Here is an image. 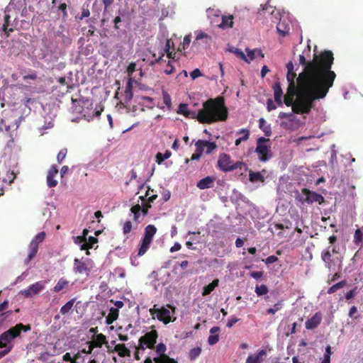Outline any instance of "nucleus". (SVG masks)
Segmentation results:
<instances>
[{
    "label": "nucleus",
    "mask_w": 363,
    "mask_h": 363,
    "mask_svg": "<svg viewBox=\"0 0 363 363\" xmlns=\"http://www.w3.org/2000/svg\"><path fill=\"white\" fill-rule=\"evenodd\" d=\"M157 337L158 333L155 330H152L151 331L146 333L144 335L140 337L137 350H144L146 348H155Z\"/></svg>",
    "instance_id": "1a4fd4ad"
},
{
    "label": "nucleus",
    "mask_w": 363,
    "mask_h": 363,
    "mask_svg": "<svg viewBox=\"0 0 363 363\" xmlns=\"http://www.w3.org/2000/svg\"><path fill=\"white\" fill-rule=\"evenodd\" d=\"M174 67L172 65L171 62L169 61L164 72L166 74H171L174 72Z\"/></svg>",
    "instance_id": "052dcab7"
},
{
    "label": "nucleus",
    "mask_w": 363,
    "mask_h": 363,
    "mask_svg": "<svg viewBox=\"0 0 363 363\" xmlns=\"http://www.w3.org/2000/svg\"><path fill=\"white\" fill-rule=\"evenodd\" d=\"M277 108V106L274 102L271 99H267V109L268 111H272V110H275Z\"/></svg>",
    "instance_id": "0e129e2a"
},
{
    "label": "nucleus",
    "mask_w": 363,
    "mask_h": 363,
    "mask_svg": "<svg viewBox=\"0 0 363 363\" xmlns=\"http://www.w3.org/2000/svg\"><path fill=\"white\" fill-rule=\"evenodd\" d=\"M169 52H170V50H169V49L167 50L166 48H164L163 51L160 53V55L157 58H156V55L154 53L152 55L155 59L150 62V65H154L155 64H157H157L162 63L163 61L165 62V60H163L164 54L166 53L167 55L168 53H169Z\"/></svg>",
    "instance_id": "4c0bfd02"
},
{
    "label": "nucleus",
    "mask_w": 363,
    "mask_h": 363,
    "mask_svg": "<svg viewBox=\"0 0 363 363\" xmlns=\"http://www.w3.org/2000/svg\"><path fill=\"white\" fill-rule=\"evenodd\" d=\"M233 26V16H223L221 23L218 26L223 29L232 28Z\"/></svg>",
    "instance_id": "bb28decb"
},
{
    "label": "nucleus",
    "mask_w": 363,
    "mask_h": 363,
    "mask_svg": "<svg viewBox=\"0 0 363 363\" xmlns=\"http://www.w3.org/2000/svg\"><path fill=\"white\" fill-rule=\"evenodd\" d=\"M58 10L60 11L62 13V18L63 20H66L68 17L67 13V5L65 3H61L57 7Z\"/></svg>",
    "instance_id": "de8ad7c7"
},
{
    "label": "nucleus",
    "mask_w": 363,
    "mask_h": 363,
    "mask_svg": "<svg viewBox=\"0 0 363 363\" xmlns=\"http://www.w3.org/2000/svg\"><path fill=\"white\" fill-rule=\"evenodd\" d=\"M97 242H98V239L96 238L93 237V236H90L89 238L88 241L86 240L84 243H83L80 246V250H86V255H89V250L93 248L94 245L95 243H96Z\"/></svg>",
    "instance_id": "b1692460"
},
{
    "label": "nucleus",
    "mask_w": 363,
    "mask_h": 363,
    "mask_svg": "<svg viewBox=\"0 0 363 363\" xmlns=\"http://www.w3.org/2000/svg\"><path fill=\"white\" fill-rule=\"evenodd\" d=\"M106 343V336L102 333L98 334L95 336L94 340L89 342V350L86 352L90 354L94 347H101L104 344Z\"/></svg>",
    "instance_id": "2eb2a0df"
},
{
    "label": "nucleus",
    "mask_w": 363,
    "mask_h": 363,
    "mask_svg": "<svg viewBox=\"0 0 363 363\" xmlns=\"http://www.w3.org/2000/svg\"><path fill=\"white\" fill-rule=\"evenodd\" d=\"M345 284L346 281L343 280L333 285L328 289V294H331L336 292L338 289L342 288Z\"/></svg>",
    "instance_id": "79ce46f5"
},
{
    "label": "nucleus",
    "mask_w": 363,
    "mask_h": 363,
    "mask_svg": "<svg viewBox=\"0 0 363 363\" xmlns=\"http://www.w3.org/2000/svg\"><path fill=\"white\" fill-rule=\"evenodd\" d=\"M157 232V228L153 225H148L145 228V235L142 240L141 245L138 250V255H143L150 248L152 238Z\"/></svg>",
    "instance_id": "6e6552de"
},
{
    "label": "nucleus",
    "mask_w": 363,
    "mask_h": 363,
    "mask_svg": "<svg viewBox=\"0 0 363 363\" xmlns=\"http://www.w3.org/2000/svg\"><path fill=\"white\" fill-rule=\"evenodd\" d=\"M166 350V345L162 342L159 343L156 347L157 356L152 359L150 357H147L145 359L144 363H178L176 359L171 358L165 353Z\"/></svg>",
    "instance_id": "39448f33"
},
{
    "label": "nucleus",
    "mask_w": 363,
    "mask_h": 363,
    "mask_svg": "<svg viewBox=\"0 0 363 363\" xmlns=\"http://www.w3.org/2000/svg\"><path fill=\"white\" fill-rule=\"evenodd\" d=\"M67 154V148L62 149L57 155V160L58 163H62V162L65 160L66 157V155Z\"/></svg>",
    "instance_id": "6e6d98bb"
},
{
    "label": "nucleus",
    "mask_w": 363,
    "mask_h": 363,
    "mask_svg": "<svg viewBox=\"0 0 363 363\" xmlns=\"http://www.w3.org/2000/svg\"><path fill=\"white\" fill-rule=\"evenodd\" d=\"M218 167L224 172H231L238 168L241 169L245 164L242 162H233L229 155L223 153L219 155L218 162Z\"/></svg>",
    "instance_id": "0eeeda50"
},
{
    "label": "nucleus",
    "mask_w": 363,
    "mask_h": 363,
    "mask_svg": "<svg viewBox=\"0 0 363 363\" xmlns=\"http://www.w3.org/2000/svg\"><path fill=\"white\" fill-rule=\"evenodd\" d=\"M269 139L260 137L257 140V147L255 152L258 155V158L261 162H267L272 157L271 146L267 143Z\"/></svg>",
    "instance_id": "423d86ee"
},
{
    "label": "nucleus",
    "mask_w": 363,
    "mask_h": 363,
    "mask_svg": "<svg viewBox=\"0 0 363 363\" xmlns=\"http://www.w3.org/2000/svg\"><path fill=\"white\" fill-rule=\"evenodd\" d=\"M302 194L305 196V201L306 204L311 205L314 202L321 204L324 202V197L315 191H311L308 189H302Z\"/></svg>",
    "instance_id": "f8f14e48"
},
{
    "label": "nucleus",
    "mask_w": 363,
    "mask_h": 363,
    "mask_svg": "<svg viewBox=\"0 0 363 363\" xmlns=\"http://www.w3.org/2000/svg\"><path fill=\"white\" fill-rule=\"evenodd\" d=\"M267 352L264 350H260L255 354L249 355L245 363H262L263 357L266 356Z\"/></svg>",
    "instance_id": "f3484780"
},
{
    "label": "nucleus",
    "mask_w": 363,
    "mask_h": 363,
    "mask_svg": "<svg viewBox=\"0 0 363 363\" xmlns=\"http://www.w3.org/2000/svg\"><path fill=\"white\" fill-rule=\"evenodd\" d=\"M68 284L69 281L67 279L61 278L59 279L56 285L54 286L53 291L59 292L64 289L65 288H66L68 286Z\"/></svg>",
    "instance_id": "72a5a7b5"
},
{
    "label": "nucleus",
    "mask_w": 363,
    "mask_h": 363,
    "mask_svg": "<svg viewBox=\"0 0 363 363\" xmlns=\"http://www.w3.org/2000/svg\"><path fill=\"white\" fill-rule=\"evenodd\" d=\"M199 40H203V43L205 44H209L211 40H212V38L210 35H208V34L203 33V31L200 30L196 37V39L194 41V45H195L196 43H197V41H199Z\"/></svg>",
    "instance_id": "473e14b6"
},
{
    "label": "nucleus",
    "mask_w": 363,
    "mask_h": 363,
    "mask_svg": "<svg viewBox=\"0 0 363 363\" xmlns=\"http://www.w3.org/2000/svg\"><path fill=\"white\" fill-rule=\"evenodd\" d=\"M57 174V167L55 164L52 165L48 172L46 178L47 184L50 188L55 187L57 185V181L55 179Z\"/></svg>",
    "instance_id": "4468645a"
},
{
    "label": "nucleus",
    "mask_w": 363,
    "mask_h": 363,
    "mask_svg": "<svg viewBox=\"0 0 363 363\" xmlns=\"http://www.w3.org/2000/svg\"><path fill=\"white\" fill-rule=\"evenodd\" d=\"M206 154L209 155L217 148V145L214 142H210L204 140Z\"/></svg>",
    "instance_id": "37998d69"
},
{
    "label": "nucleus",
    "mask_w": 363,
    "mask_h": 363,
    "mask_svg": "<svg viewBox=\"0 0 363 363\" xmlns=\"http://www.w3.org/2000/svg\"><path fill=\"white\" fill-rule=\"evenodd\" d=\"M249 180L252 182H264V177L259 172L250 171Z\"/></svg>",
    "instance_id": "2f4dec72"
},
{
    "label": "nucleus",
    "mask_w": 363,
    "mask_h": 363,
    "mask_svg": "<svg viewBox=\"0 0 363 363\" xmlns=\"http://www.w3.org/2000/svg\"><path fill=\"white\" fill-rule=\"evenodd\" d=\"M119 315V311L118 308H111L109 313L106 318V323L108 325L112 324L116 320L118 319Z\"/></svg>",
    "instance_id": "393cba45"
},
{
    "label": "nucleus",
    "mask_w": 363,
    "mask_h": 363,
    "mask_svg": "<svg viewBox=\"0 0 363 363\" xmlns=\"http://www.w3.org/2000/svg\"><path fill=\"white\" fill-rule=\"evenodd\" d=\"M190 43H191V35H185L184 38L183 42L182 43V48H179L177 51L182 52V49L185 50L186 48L189 47Z\"/></svg>",
    "instance_id": "603ef678"
},
{
    "label": "nucleus",
    "mask_w": 363,
    "mask_h": 363,
    "mask_svg": "<svg viewBox=\"0 0 363 363\" xmlns=\"http://www.w3.org/2000/svg\"><path fill=\"white\" fill-rule=\"evenodd\" d=\"M283 306V300H279L278 302H277L272 308H270L267 309V314H274L278 311L281 310Z\"/></svg>",
    "instance_id": "a19ab883"
},
{
    "label": "nucleus",
    "mask_w": 363,
    "mask_h": 363,
    "mask_svg": "<svg viewBox=\"0 0 363 363\" xmlns=\"http://www.w3.org/2000/svg\"><path fill=\"white\" fill-rule=\"evenodd\" d=\"M45 238V232H40L38 234H37L35 238L31 240L30 242H34L37 245L38 247L39 244L41 243Z\"/></svg>",
    "instance_id": "8fccbe9b"
},
{
    "label": "nucleus",
    "mask_w": 363,
    "mask_h": 363,
    "mask_svg": "<svg viewBox=\"0 0 363 363\" xmlns=\"http://www.w3.org/2000/svg\"><path fill=\"white\" fill-rule=\"evenodd\" d=\"M237 135H240L238 138L235 140V144L236 146L240 145V143L243 141H246L249 139L250 132L248 129L242 128L236 132Z\"/></svg>",
    "instance_id": "4be33fe9"
},
{
    "label": "nucleus",
    "mask_w": 363,
    "mask_h": 363,
    "mask_svg": "<svg viewBox=\"0 0 363 363\" xmlns=\"http://www.w3.org/2000/svg\"><path fill=\"white\" fill-rule=\"evenodd\" d=\"M322 316L319 313H316L306 322V328L308 330H313L317 328L321 323Z\"/></svg>",
    "instance_id": "dca6fc26"
},
{
    "label": "nucleus",
    "mask_w": 363,
    "mask_h": 363,
    "mask_svg": "<svg viewBox=\"0 0 363 363\" xmlns=\"http://www.w3.org/2000/svg\"><path fill=\"white\" fill-rule=\"evenodd\" d=\"M214 182V178L207 176L201 180H199L196 184V186L199 189H206L213 186Z\"/></svg>",
    "instance_id": "412c9836"
},
{
    "label": "nucleus",
    "mask_w": 363,
    "mask_h": 363,
    "mask_svg": "<svg viewBox=\"0 0 363 363\" xmlns=\"http://www.w3.org/2000/svg\"><path fill=\"white\" fill-rule=\"evenodd\" d=\"M219 284V279H216L211 283L205 286L203 289L202 296H206L209 295L218 286Z\"/></svg>",
    "instance_id": "c85d7f7f"
},
{
    "label": "nucleus",
    "mask_w": 363,
    "mask_h": 363,
    "mask_svg": "<svg viewBox=\"0 0 363 363\" xmlns=\"http://www.w3.org/2000/svg\"><path fill=\"white\" fill-rule=\"evenodd\" d=\"M279 118H287L289 119V122L287 121H281L280 123L281 127L285 129H291V122L293 121V118L294 117L293 113H285L280 112L278 116Z\"/></svg>",
    "instance_id": "6ab92c4d"
},
{
    "label": "nucleus",
    "mask_w": 363,
    "mask_h": 363,
    "mask_svg": "<svg viewBox=\"0 0 363 363\" xmlns=\"http://www.w3.org/2000/svg\"><path fill=\"white\" fill-rule=\"evenodd\" d=\"M259 128L264 132L265 136L269 137L272 135L271 125L263 118L259 120Z\"/></svg>",
    "instance_id": "cd10ccee"
},
{
    "label": "nucleus",
    "mask_w": 363,
    "mask_h": 363,
    "mask_svg": "<svg viewBox=\"0 0 363 363\" xmlns=\"http://www.w3.org/2000/svg\"><path fill=\"white\" fill-rule=\"evenodd\" d=\"M90 16V11L88 8H84V6L82 8V14L78 18L79 20H82L84 18H87Z\"/></svg>",
    "instance_id": "680f3d73"
},
{
    "label": "nucleus",
    "mask_w": 363,
    "mask_h": 363,
    "mask_svg": "<svg viewBox=\"0 0 363 363\" xmlns=\"http://www.w3.org/2000/svg\"><path fill=\"white\" fill-rule=\"evenodd\" d=\"M274 11L275 8L268 5V4H266L264 7L262 9V12L264 14L268 13L269 15H274Z\"/></svg>",
    "instance_id": "13d9d810"
},
{
    "label": "nucleus",
    "mask_w": 363,
    "mask_h": 363,
    "mask_svg": "<svg viewBox=\"0 0 363 363\" xmlns=\"http://www.w3.org/2000/svg\"><path fill=\"white\" fill-rule=\"evenodd\" d=\"M238 321H239V318L235 317H231L230 319H228L227 322V327L228 328H232Z\"/></svg>",
    "instance_id": "338daca9"
},
{
    "label": "nucleus",
    "mask_w": 363,
    "mask_h": 363,
    "mask_svg": "<svg viewBox=\"0 0 363 363\" xmlns=\"http://www.w3.org/2000/svg\"><path fill=\"white\" fill-rule=\"evenodd\" d=\"M363 234L360 229H357L354 235V242L356 245L359 244L362 241Z\"/></svg>",
    "instance_id": "3c124183"
},
{
    "label": "nucleus",
    "mask_w": 363,
    "mask_h": 363,
    "mask_svg": "<svg viewBox=\"0 0 363 363\" xmlns=\"http://www.w3.org/2000/svg\"><path fill=\"white\" fill-rule=\"evenodd\" d=\"M322 259L328 264L330 265L331 253L328 250H324L321 253Z\"/></svg>",
    "instance_id": "864d4df0"
},
{
    "label": "nucleus",
    "mask_w": 363,
    "mask_h": 363,
    "mask_svg": "<svg viewBox=\"0 0 363 363\" xmlns=\"http://www.w3.org/2000/svg\"><path fill=\"white\" fill-rule=\"evenodd\" d=\"M163 102L168 109L172 108V99L170 95L165 91H162Z\"/></svg>",
    "instance_id": "49530a36"
},
{
    "label": "nucleus",
    "mask_w": 363,
    "mask_h": 363,
    "mask_svg": "<svg viewBox=\"0 0 363 363\" xmlns=\"http://www.w3.org/2000/svg\"><path fill=\"white\" fill-rule=\"evenodd\" d=\"M130 211L133 214V220L138 221L141 213V206L139 204H136L131 207Z\"/></svg>",
    "instance_id": "ea45409f"
},
{
    "label": "nucleus",
    "mask_w": 363,
    "mask_h": 363,
    "mask_svg": "<svg viewBox=\"0 0 363 363\" xmlns=\"http://www.w3.org/2000/svg\"><path fill=\"white\" fill-rule=\"evenodd\" d=\"M268 291L269 290L267 286L264 284L257 286L255 287V293L259 296L267 294L268 293Z\"/></svg>",
    "instance_id": "a18cd8bd"
},
{
    "label": "nucleus",
    "mask_w": 363,
    "mask_h": 363,
    "mask_svg": "<svg viewBox=\"0 0 363 363\" xmlns=\"http://www.w3.org/2000/svg\"><path fill=\"white\" fill-rule=\"evenodd\" d=\"M296 78V74L294 72H287L286 79L289 82L288 87H290L291 85L293 84L294 89H297V84L295 83V79Z\"/></svg>",
    "instance_id": "58836bf2"
},
{
    "label": "nucleus",
    "mask_w": 363,
    "mask_h": 363,
    "mask_svg": "<svg viewBox=\"0 0 363 363\" xmlns=\"http://www.w3.org/2000/svg\"><path fill=\"white\" fill-rule=\"evenodd\" d=\"M172 155V152L169 150H167L164 154L161 152H157L156 155V162L158 164H161L165 160L169 159Z\"/></svg>",
    "instance_id": "f704fd0d"
},
{
    "label": "nucleus",
    "mask_w": 363,
    "mask_h": 363,
    "mask_svg": "<svg viewBox=\"0 0 363 363\" xmlns=\"http://www.w3.org/2000/svg\"><path fill=\"white\" fill-rule=\"evenodd\" d=\"M190 76L192 78V79H195L196 78H198L199 77L201 76V71L199 70V69H194L191 73H190Z\"/></svg>",
    "instance_id": "774afa93"
},
{
    "label": "nucleus",
    "mask_w": 363,
    "mask_h": 363,
    "mask_svg": "<svg viewBox=\"0 0 363 363\" xmlns=\"http://www.w3.org/2000/svg\"><path fill=\"white\" fill-rule=\"evenodd\" d=\"M189 108L188 105L186 104H180L178 108L177 113L182 115H184V116L189 113Z\"/></svg>",
    "instance_id": "5fc2aeb1"
},
{
    "label": "nucleus",
    "mask_w": 363,
    "mask_h": 363,
    "mask_svg": "<svg viewBox=\"0 0 363 363\" xmlns=\"http://www.w3.org/2000/svg\"><path fill=\"white\" fill-rule=\"evenodd\" d=\"M0 30L6 35V37L10 35V33L13 32L15 26L11 23V16L8 13L4 15V23L2 24Z\"/></svg>",
    "instance_id": "ddd939ff"
},
{
    "label": "nucleus",
    "mask_w": 363,
    "mask_h": 363,
    "mask_svg": "<svg viewBox=\"0 0 363 363\" xmlns=\"http://www.w3.org/2000/svg\"><path fill=\"white\" fill-rule=\"evenodd\" d=\"M132 230V223L130 220H127L125 222L123 227V233L124 235L128 234L130 233Z\"/></svg>",
    "instance_id": "bf43d9fd"
},
{
    "label": "nucleus",
    "mask_w": 363,
    "mask_h": 363,
    "mask_svg": "<svg viewBox=\"0 0 363 363\" xmlns=\"http://www.w3.org/2000/svg\"><path fill=\"white\" fill-rule=\"evenodd\" d=\"M234 52L240 59L243 60L245 62H248V58L246 57V55L242 50L236 48Z\"/></svg>",
    "instance_id": "e2e57ef3"
},
{
    "label": "nucleus",
    "mask_w": 363,
    "mask_h": 363,
    "mask_svg": "<svg viewBox=\"0 0 363 363\" xmlns=\"http://www.w3.org/2000/svg\"><path fill=\"white\" fill-rule=\"evenodd\" d=\"M189 113L185 117L196 118L199 123L208 124L225 121L228 116V108L225 105L223 97L221 96L206 100L198 113L190 110H189Z\"/></svg>",
    "instance_id": "f03ea898"
},
{
    "label": "nucleus",
    "mask_w": 363,
    "mask_h": 363,
    "mask_svg": "<svg viewBox=\"0 0 363 363\" xmlns=\"http://www.w3.org/2000/svg\"><path fill=\"white\" fill-rule=\"evenodd\" d=\"M45 288L44 281H40L30 285L28 289H24L20 291V294L23 296L25 298H30L33 296L38 294Z\"/></svg>",
    "instance_id": "9d476101"
},
{
    "label": "nucleus",
    "mask_w": 363,
    "mask_h": 363,
    "mask_svg": "<svg viewBox=\"0 0 363 363\" xmlns=\"http://www.w3.org/2000/svg\"><path fill=\"white\" fill-rule=\"evenodd\" d=\"M246 52H247V57L248 58L247 63H250L252 60H254L256 57V53H259V57L261 58H263L264 57V53L261 50L255 49V50H250L249 48H246Z\"/></svg>",
    "instance_id": "7c9ffc66"
},
{
    "label": "nucleus",
    "mask_w": 363,
    "mask_h": 363,
    "mask_svg": "<svg viewBox=\"0 0 363 363\" xmlns=\"http://www.w3.org/2000/svg\"><path fill=\"white\" fill-rule=\"evenodd\" d=\"M167 306L172 309V311H170L169 309L166 308L165 307H162L158 311V314L157 315V318L158 320L162 322L164 324L167 325L172 321H174L175 319L172 320V314L175 313V307L167 304Z\"/></svg>",
    "instance_id": "9b49d317"
},
{
    "label": "nucleus",
    "mask_w": 363,
    "mask_h": 363,
    "mask_svg": "<svg viewBox=\"0 0 363 363\" xmlns=\"http://www.w3.org/2000/svg\"><path fill=\"white\" fill-rule=\"evenodd\" d=\"M333 53L330 50H324L319 55L314 54L311 61H306V57L303 55H299V64L304 66L302 72L307 70L308 67H311L314 75L316 76H328L332 80L330 89L333 86L334 81L336 78V74L331 70L333 64Z\"/></svg>",
    "instance_id": "7ed1b4c3"
},
{
    "label": "nucleus",
    "mask_w": 363,
    "mask_h": 363,
    "mask_svg": "<svg viewBox=\"0 0 363 363\" xmlns=\"http://www.w3.org/2000/svg\"><path fill=\"white\" fill-rule=\"evenodd\" d=\"M201 353V348L196 347L189 351V357L191 360L196 359Z\"/></svg>",
    "instance_id": "c03bdc74"
},
{
    "label": "nucleus",
    "mask_w": 363,
    "mask_h": 363,
    "mask_svg": "<svg viewBox=\"0 0 363 363\" xmlns=\"http://www.w3.org/2000/svg\"><path fill=\"white\" fill-rule=\"evenodd\" d=\"M114 350L118 352V355L121 357H130V351L124 344H118L115 346Z\"/></svg>",
    "instance_id": "c756f323"
},
{
    "label": "nucleus",
    "mask_w": 363,
    "mask_h": 363,
    "mask_svg": "<svg viewBox=\"0 0 363 363\" xmlns=\"http://www.w3.org/2000/svg\"><path fill=\"white\" fill-rule=\"evenodd\" d=\"M133 97L132 86L130 84L126 86L125 90V99L126 101H130Z\"/></svg>",
    "instance_id": "4d7b16f0"
},
{
    "label": "nucleus",
    "mask_w": 363,
    "mask_h": 363,
    "mask_svg": "<svg viewBox=\"0 0 363 363\" xmlns=\"http://www.w3.org/2000/svg\"><path fill=\"white\" fill-rule=\"evenodd\" d=\"M272 89L274 91V101L277 103V104L279 106H281L283 104L282 100H281V97L283 95V91H282L280 82L278 81L276 82L273 84Z\"/></svg>",
    "instance_id": "a211bd4d"
},
{
    "label": "nucleus",
    "mask_w": 363,
    "mask_h": 363,
    "mask_svg": "<svg viewBox=\"0 0 363 363\" xmlns=\"http://www.w3.org/2000/svg\"><path fill=\"white\" fill-rule=\"evenodd\" d=\"M220 331L219 327H213L210 330L211 335L208 338V342L210 345L216 344L219 340V336L218 334H215Z\"/></svg>",
    "instance_id": "a878e982"
},
{
    "label": "nucleus",
    "mask_w": 363,
    "mask_h": 363,
    "mask_svg": "<svg viewBox=\"0 0 363 363\" xmlns=\"http://www.w3.org/2000/svg\"><path fill=\"white\" fill-rule=\"evenodd\" d=\"M74 271L75 273L83 274L89 271L87 264L82 259H75L74 261Z\"/></svg>",
    "instance_id": "aec40b11"
},
{
    "label": "nucleus",
    "mask_w": 363,
    "mask_h": 363,
    "mask_svg": "<svg viewBox=\"0 0 363 363\" xmlns=\"http://www.w3.org/2000/svg\"><path fill=\"white\" fill-rule=\"evenodd\" d=\"M73 238L74 243L80 245V246L86 241L85 237L82 235L74 237Z\"/></svg>",
    "instance_id": "69168bd1"
},
{
    "label": "nucleus",
    "mask_w": 363,
    "mask_h": 363,
    "mask_svg": "<svg viewBox=\"0 0 363 363\" xmlns=\"http://www.w3.org/2000/svg\"><path fill=\"white\" fill-rule=\"evenodd\" d=\"M28 249H29L28 255L24 261L25 264H28L35 257V256L36 255V254L38 252V247L37 246V245L35 243L30 242Z\"/></svg>",
    "instance_id": "5701e85b"
},
{
    "label": "nucleus",
    "mask_w": 363,
    "mask_h": 363,
    "mask_svg": "<svg viewBox=\"0 0 363 363\" xmlns=\"http://www.w3.org/2000/svg\"><path fill=\"white\" fill-rule=\"evenodd\" d=\"M314 74L311 67H308L297 77V89H294L293 84L287 88L284 101L287 106H291V113L308 114L315 101L327 96L332 80L328 76H316Z\"/></svg>",
    "instance_id": "f257e3e1"
},
{
    "label": "nucleus",
    "mask_w": 363,
    "mask_h": 363,
    "mask_svg": "<svg viewBox=\"0 0 363 363\" xmlns=\"http://www.w3.org/2000/svg\"><path fill=\"white\" fill-rule=\"evenodd\" d=\"M195 146H196L195 151L201 155H203V153L204 152V148H205L204 140H197L195 143Z\"/></svg>",
    "instance_id": "09e8293b"
},
{
    "label": "nucleus",
    "mask_w": 363,
    "mask_h": 363,
    "mask_svg": "<svg viewBox=\"0 0 363 363\" xmlns=\"http://www.w3.org/2000/svg\"><path fill=\"white\" fill-rule=\"evenodd\" d=\"M277 30L282 36H285L289 33V26H286L281 20L277 26Z\"/></svg>",
    "instance_id": "e433bc0d"
},
{
    "label": "nucleus",
    "mask_w": 363,
    "mask_h": 363,
    "mask_svg": "<svg viewBox=\"0 0 363 363\" xmlns=\"http://www.w3.org/2000/svg\"><path fill=\"white\" fill-rule=\"evenodd\" d=\"M30 329L31 327L29 324L24 325L23 323H18L14 327L4 332L0 335V348L9 349V347H11V350L13 347L12 341L19 337L22 331L27 332L30 330Z\"/></svg>",
    "instance_id": "20e7f679"
},
{
    "label": "nucleus",
    "mask_w": 363,
    "mask_h": 363,
    "mask_svg": "<svg viewBox=\"0 0 363 363\" xmlns=\"http://www.w3.org/2000/svg\"><path fill=\"white\" fill-rule=\"evenodd\" d=\"M76 298H72L69 301H67L64 306H62L60 308V313L62 315H66L69 313V311L72 308L74 303H75Z\"/></svg>",
    "instance_id": "c9c22d12"
}]
</instances>
